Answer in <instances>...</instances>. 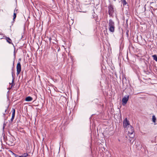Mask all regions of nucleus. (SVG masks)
Listing matches in <instances>:
<instances>
[{
    "mask_svg": "<svg viewBox=\"0 0 157 157\" xmlns=\"http://www.w3.org/2000/svg\"><path fill=\"white\" fill-rule=\"evenodd\" d=\"M109 31L113 32L115 29L114 22L111 19L109 20Z\"/></svg>",
    "mask_w": 157,
    "mask_h": 157,
    "instance_id": "nucleus-2",
    "label": "nucleus"
},
{
    "mask_svg": "<svg viewBox=\"0 0 157 157\" xmlns=\"http://www.w3.org/2000/svg\"><path fill=\"white\" fill-rule=\"evenodd\" d=\"M109 13L110 15H112L113 13V7L110 6L109 7Z\"/></svg>",
    "mask_w": 157,
    "mask_h": 157,
    "instance_id": "nucleus-5",
    "label": "nucleus"
},
{
    "mask_svg": "<svg viewBox=\"0 0 157 157\" xmlns=\"http://www.w3.org/2000/svg\"><path fill=\"white\" fill-rule=\"evenodd\" d=\"M122 2L123 5H125L126 4L125 0H122Z\"/></svg>",
    "mask_w": 157,
    "mask_h": 157,
    "instance_id": "nucleus-10",
    "label": "nucleus"
},
{
    "mask_svg": "<svg viewBox=\"0 0 157 157\" xmlns=\"http://www.w3.org/2000/svg\"><path fill=\"white\" fill-rule=\"evenodd\" d=\"M8 39V40L10 39L9 38L6 37H5V38H0V39Z\"/></svg>",
    "mask_w": 157,
    "mask_h": 157,
    "instance_id": "nucleus-13",
    "label": "nucleus"
},
{
    "mask_svg": "<svg viewBox=\"0 0 157 157\" xmlns=\"http://www.w3.org/2000/svg\"><path fill=\"white\" fill-rule=\"evenodd\" d=\"M123 126L124 128H126L128 130L129 136L131 138H132L134 136L133 134L134 129L130 125L129 122L126 118L123 122Z\"/></svg>",
    "mask_w": 157,
    "mask_h": 157,
    "instance_id": "nucleus-1",
    "label": "nucleus"
},
{
    "mask_svg": "<svg viewBox=\"0 0 157 157\" xmlns=\"http://www.w3.org/2000/svg\"><path fill=\"white\" fill-rule=\"evenodd\" d=\"M129 98V96H127L124 97L122 99V102L123 105H124L127 102Z\"/></svg>",
    "mask_w": 157,
    "mask_h": 157,
    "instance_id": "nucleus-4",
    "label": "nucleus"
},
{
    "mask_svg": "<svg viewBox=\"0 0 157 157\" xmlns=\"http://www.w3.org/2000/svg\"><path fill=\"white\" fill-rule=\"evenodd\" d=\"M17 11V9H15V10H14V13H16Z\"/></svg>",
    "mask_w": 157,
    "mask_h": 157,
    "instance_id": "nucleus-16",
    "label": "nucleus"
},
{
    "mask_svg": "<svg viewBox=\"0 0 157 157\" xmlns=\"http://www.w3.org/2000/svg\"><path fill=\"white\" fill-rule=\"evenodd\" d=\"M6 41L9 44H12L11 40H6Z\"/></svg>",
    "mask_w": 157,
    "mask_h": 157,
    "instance_id": "nucleus-14",
    "label": "nucleus"
},
{
    "mask_svg": "<svg viewBox=\"0 0 157 157\" xmlns=\"http://www.w3.org/2000/svg\"><path fill=\"white\" fill-rule=\"evenodd\" d=\"M136 41H134L135 42H140V41H139V40H135ZM139 44H140V43H139Z\"/></svg>",
    "mask_w": 157,
    "mask_h": 157,
    "instance_id": "nucleus-17",
    "label": "nucleus"
},
{
    "mask_svg": "<svg viewBox=\"0 0 157 157\" xmlns=\"http://www.w3.org/2000/svg\"><path fill=\"white\" fill-rule=\"evenodd\" d=\"M21 60V59H19V61L20 60Z\"/></svg>",
    "mask_w": 157,
    "mask_h": 157,
    "instance_id": "nucleus-19",
    "label": "nucleus"
},
{
    "mask_svg": "<svg viewBox=\"0 0 157 157\" xmlns=\"http://www.w3.org/2000/svg\"><path fill=\"white\" fill-rule=\"evenodd\" d=\"M150 73V72L149 71L147 72H146V74H149Z\"/></svg>",
    "mask_w": 157,
    "mask_h": 157,
    "instance_id": "nucleus-18",
    "label": "nucleus"
},
{
    "mask_svg": "<svg viewBox=\"0 0 157 157\" xmlns=\"http://www.w3.org/2000/svg\"><path fill=\"white\" fill-rule=\"evenodd\" d=\"M14 117L15 116H12V118L11 119V122H12L13 121V120L14 118Z\"/></svg>",
    "mask_w": 157,
    "mask_h": 157,
    "instance_id": "nucleus-15",
    "label": "nucleus"
},
{
    "mask_svg": "<svg viewBox=\"0 0 157 157\" xmlns=\"http://www.w3.org/2000/svg\"><path fill=\"white\" fill-rule=\"evenodd\" d=\"M17 71V75H19L21 71V67L20 63L19 61L16 67Z\"/></svg>",
    "mask_w": 157,
    "mask_h": 157,
    "instance_id": "nucleus-3",
    "label": "nucleus"
},
{
    "mask_svg": "<svg viewBox=\"0 0 157 157\" xmlns=\"http://www.w3.org/2000/svg\"><path fill=\"white\" fill-rule=\"evenodd\" d=\"M15 110L14 109H13V112L12 113V116H15Z\"/></svg>",
    "mask_w": 157,
    "mask_h": 157,
    "instance_id": "nucleus-11",
    "label": "nucleus"
},
{
    "mask_svg": "<svg viewBox=\"0 0 157 157\" xmlns=\"http://www.w3.org/2000/svg\"><path fill=\"white\" fill-rule=\"evenodd\" d=\"M156 118L154 116H152V121L153 122H155Z\"/></svg>",
    "mask_w": 157,
    "mask_h": 157,
    "instance_id": "nucleus-9",
    "label": "nucleus"
},
{
    "mask_svg": "<svg viewBox=\"0 0 157 157\" xmlns=\"http://www.w3.org/2000/svg\"><path fill=\"white\" fill-rule=\"evenodd\" d=\"M16 17V13H14L13 15V21H12V23H14L15 19Z\"/></svg>",
    "mask_w": 157,
    "mask_h": 157,
    "instance_id": "nucleus-7",
    "label": "nucleus"
},
{
    "mask_svg": "<svg viewBox=\"0 0 157 157\" xmlns=\"http://www.w3.org/2000/svg\"><path fill=\"white\" fill-rule=\"evenodd\" d=\"M13 82H14V79L13 78L12 81V82L11 83V87H12V86H13L14 85Z\"/></svg>",
    "mask_w": 157,
    "mask_h": 157,
    "instance_id": "nucleus-12",
    "label": "nucleus"
},
{
    "mask_svg": "<svg viewBox=\"0 0 157 157\" xmlns=\"http://www.w3.org/2000/svg\"><path fill=\"white\" fill-rule=\"evenodd\" d=\"M152 57L153 58V59L154 60H155L156 61H157V56L155 55L153 56H152Z\"/></svg>",
    "mask_w": 157,
    "mask_h": 157,
    "instance_id": "nucleus-8",
    "label": "nucleus"
},
{
    "mask_svg": "<svg viewBox=\"0 0 157 157\" xmlns=\"http://www.w3.org/2000/svg\"><path fill=\"white\" fill-rule=\"evenodd\" d=\"M33 99L32 97L30 96H28L25 99V101H31Z\"/></svg>",
    "mask_w": 157,
    "mask_h": 157,
    "instance_id": "nucleus-6",
    "label": "nucleus"
}]
</instances>
